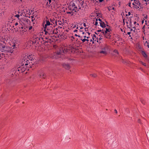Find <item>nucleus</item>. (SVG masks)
<instances>
[{"label": "nucleus", "instance_id": "58836bf2", "mask_svg": "<svg viewBox=\"0 0 149 149\" xmlns=\"http://www.w3.org/2000/svg\"><path fill=\"white\" fill-rule=\"evenodd\" d=\"M131 3L130 2L128 4V6L130 7H131Z\"/></svg>", "mask_w": 149, "mask_h": 149}, {"label": "nucleus", "instance_id": "473e14b6", "mask_svg": "<svg viewBox=\"0 0 149 149\" xmlns=\"http://www.w3.org/2000/svg\"><path fill=\"white\" fill-rule=\"evenodd\" d=\"M147 136V138H148V136H149V132H147V133L146 134Z\"/></svg>", "mask_w": 149, "mask_h": 149}, {"label": "nucleus", "instance_id": "72a5a7b5", "mask_svg": "<svg viewBox=\"0 0 149 149\" xmlns=\"http://www.w3.org/2000/svg\"><path fill=\"white\" fill-rule=\"evenodd\" d=\"M25 20L27 22H28L30 21V20L29 19H26Z\"/></svg>", "mask_w": 149, "mask_h": 149}, {"label": "nucleus", "instance_id": "49530a36", "mask_svg": "<svg viewBox=\"0 0 149 149\" xmlns=\"http://www.w3.org/2000/svg\"><path fill=\"white\" fill-rule=\"evenodd\" d=\"M84 27H86V24L85 23H84Z\"/></svg>", "mask_w": 149, "mask_h": 149}, {"label": "nucleus", "instance_id": "f704fd0d", "mask_svg": "<svg viewBox=\"0 0 149 149\" xmlns=\"http://www.w3.org/2000/svg\"><path fill=\"white\" fill-rule=\"evenodd\" d=\"M103 31V29L102 30H98L97 31L98 32H101V31Z\"/></svg>", "mask_w": 149, "mask_h": 149}, {"label": "nucleus", "instance_id": "5701e85b", "mask_svg": "<svg viewBox=\"0 0 149 149\" xmlns=\"http://www.w3.org/2000/svg\"><path fill=\"white\" fill-rule=\"evenodd\" d=\"M19 16H20V15L19 14L16 15H15V17H16L17 18H18V19H19Z\"/></svg>", "mask_w": 149, "mask_h": 149}, {"label": "nucleus", "instance_id": "c9c22d12", "mask_svg": "<svg viewBox=\"0 0 149 149\" xmlns=\"http://www.w3.org/2000/svg\"><path fill=\"white\" fill-rule=\"evenodd\" d=\"M138 47H139V49H141V46L139 45Z\"/></svg>", "mask_w": 149, "mask_h": 149}, {"label": "nucleus", "instance_id": "8fccbe9b", "mask_svg": "<svg viewBox=\"0 0 149 149\" xmlns=\"http://www.w3.org/2000/svg\"><path fill=\"white\" fill-rule=\"evenodd\" d=\"M98 20L100 22H102V20H101V19H100V18H99V19H98Z\"/></svg>", "mask_w": 149, "mask_h": 149}, {"label": "nucleus", "instance_id": "dca6fc26", "mask_svg": "<svg viewBox=\"0 0 149 149\" xmlns=\"http://www.w3.org/2000/svg\"><path fill=\"white\" fill-rule=\"evenodd\" d=\"M57 30L58 29L57 28L54 29L53 31L54 32V33L55 34H56L58 33Z\"/></svg>", "mask_w": 149, "mask_h": 149}, {"label": "nucleus", "instance_id": "c03bdc74", "mask_svg": "<svg viewBox=\"0 0 149 149\" xmlns=\"http://www.w3.org/2000/svg\"><path fill=\"white\" fill-rule=\"evenodd\" d=\"M74 12H72V13H70V14H71V16H73V14H74Z\"/></svg>", "mask_w": 149, "mask_h": 149}, {"label": "nucleus", "instance_id": "ddd939ff", "mask_svg": "<svg viewBox=\"0 0 149 149\" xmlns=\"http://www.w3.org/2000/svg\"><path fill=\"white\" fill-rule=\"evenodd\" d=\"M134 3L137 4L138 6H140L141 5L139 1H138L137 0H134Z\"/></svg>", "mask_w": 149, "mask_h": 149}, {"label": "nucleus", "instance_id": "393cba45", "mask_svg": "<svg viewBox=\"0 0 149 149\" xmlns=\"http://www.w3.org/2000/svg\"><path fill=\"white\" fill-rule=\"evenodd\" d=\"M140 62L141 64H142L143 65H144V66H146V64L145 63H143L141 61H140Z\"/></svg>", "mask_w": 149, "mask_h": 149}, {"label": "nucleus", "instance_id": "680f3d73", "mask_svg": "<svg viewBox=\"0 0 149 149\" xmlns=\"http://www.w3.org/2000/svg\"><path fill=\"white\" fill-rule=\"evenodd\" d=\"M15 44H14V45H13V48H14V47H15Z\"/></svg>", "mask_w": 149, "mask_h": 149}, {"label": "nucleus", "instance_id": "e433bc0d", "mask_svg": "<svg viewBox=\"0 0 149 149\" xmlns=\"http://www.w3.org/2000/svg\"><path fill=\"white\" fill-rule=\"evenodd\" d=\"M122 62L123 63H125V61H124L123 59H122Z\"/></svg>", "mask_w": 149, "mask_h": 149}, {"label": "nucleus", "instance_id": "a211bd4d", "mask_svg": "<svg viewBox=\"0 0 149 149\" xmlns=\"http://www.w3.org/2000/svg\"><path fill=\"white\" fill-rule=\"evenodd\" d=\"M80 40H81L83 42H85L86 41L87 42H88L89 41V40L88 39H86L85 38H84L83 39H81Z\"/></svg>", "mask_w": 149, "mask_h": 149}, {"label": "nucleus", "instance_id": "bb28decb", "mask_svg": "<svg viewBox=\"0 0 149 149\" xmlns=\"http://www.w3.org/2000/svg\"><path fill=\"white\" fill-rule=\"evenodd\" d=\"M97 20H98V19H96V22H95V25L96 26L98 24V22H97Z\"/></svg>", "mask_w": 149, "mask_h": 149}, {"label": "nucleus", "instance_id": "39448f33", "mask_svg": "<svg viewBox=\"0 0 149 149\" xmlns=\"http://www.w3.org/2000/svg\"><path fill=\"white\" fill-rule=\"evenodd\" d=\"M62 66L64 68L67 70H69L70 66V64L67 63H64L62 64Z\"/></svg>", "mask_w": 149, "mask_h": 149}, {"label": "nucleus", "instance_id": "6e6552de", "mask_svg": "<svg viewBox=\"0 0 149 149\" xmlns=\"http://www.w3.org/2000/svg\"><path fill=\"white\" fill-rule=\"evenodd\" d=\"M26 58V60H27V61H25V63H24V65H23V66L25 67V68H26V67H27V66H26L25 67V66H26V65H28V63L27 62V61H29L28 60V57L27 56H25L24 57L22 60V61H23V59H24V58ZM23 61H24V60H23Z\"/></svg>", "mask_w": 149, "mask_h": 149}, {"label": "nucleus", "instance_id": "4be33fe9", "mask_svg": "<svg viewBox=\"0 0 149 149\" xmlns=\"http://www.w3.org/2000/svg\"><path fill=\"white\" fill-rule=\"evenodd\" d=\"M44 31L45 32V34H48V33H47V29H44Z\"/></svg>", "mask_w": 149, "mask_h": 149}, {"label": "nucleus", "instance_id": "6e6d98bb", "mask_svg": "<svg viewBox=\"0 0 149 149\" xmlns=\"http://www.w3.org/2000/svg\"><path fill=\"white\" fill-rule=\"evenodd\" d=\"M141 102L142 103H143V104H144V103H143V100H142V99H141Z\"/></svg>", "mask_w": 149, "mask_h": 149}, {"label": "nucleus", "instance_id": "69168bd1", "mask_svg": "<svg viewBox=\"0 0 149 149\" xmlns=\"http://www.w3.org/2000/svg\"><path fill=\"white\" fill-rule=\"evenodd\" d=\"M85 31H87V29H87V28H85Z\"/></svg>", "mask_w": 149, "mask_h": 149}, {"label": "nucleus", "instance_id": "4d7b16f0", "mask_svg": "<svg viewBox=\"0 0 149 149\" xmlns=\"http://www.w3.org/2000/svg\"><path fill=\"white\" fill-rule=\"evenodd\" d=\"M78 31V30H75L74 31V32H77Z\"/></svg>", "mask_w": 149, "mask_h": 149}, {"label": "nucleus", "instance_id": "a878e982", "mask_svg": "<svg viewBox=\"0 0 149 149\" xmlns=\"http://www.w3.org/2000/svg\"><path fill=\"white\" fill-rule=\"evenodd\" d=\"M47 26L48 25H47L46 24H45L44 26V29H47V28H49L48 27H47Z\"/></svg>", "mask_w": 149, "mask_h": 149}, {"label": "nucleus", "instance_id": "79ce46f5", "mask_svg": "<svg viewBox=\"0 0 149 149\" xmlns=\"http://www.w3.org/2000/svg\"><path fill=\"white\" fill-rule=\"evenodd\" d=\"M131 15V13L130 12H129L128 13V15Z\"/></svg>", "mask_w": 149, "mask_h": 149}, {"label": "nucleus", "instance_id": "a18cd8bd", "mask_svg": "<svg viewBox=\"0 0 149 149\" xmlns=\"http://www.w3.org/2000/svg\"><path fill=\"white\" fill-rule=\"evenodd\" d=\"M114 111L116 113H117V111L116 109L114 110Z\"/></svg>", "mask_w": 149, "mask_h": 149}, {"label": "nucleus", "instance_id": "f03ea898", "mask_svg": "<svg viewBox=\"0 0 149 149\" xmlns=\"http://www.w3.org/2000/svg\"><path fill=\"white\" fill-rule=\"evenodd\" d=\"M0 50L3 52L7 53L8 52L12 53L13 51V49L12 47L7 46H5L0 42Z\"/></svg>", "mask_w": 149, "mask_h": 149}, {"label": "nucleus", "instance_id": "0e129e2a", "mask_svg": "<svg viewBox=\"0 0 149 149\" xmlns=\"http://www.w3.org/2000/svg\"><path fill=\"white\" fill-rule=\"evenodd\" d=\"M138 122L139 123H140V119L138 120Z\"/></svg>", "mask_w": 149, "mask_h": 149}, {"label": "nucleus", "instance_id": "4468645a", "mask_svg": "<svg viewBox=\"0 0 149 149\" xmlns=\"http://www.w3.org/2000/svg\"><path fill=\"white\" fill-rule=\"evenodd\" d=\"M92 39L93 40L96 41L97 38H96V35L95 34H93V37H92Z\"/></svg>", "mask_w": 149, "mask_h": 149}, {"label": "nucleus", "instance_id": "de8ad7c7", "mask_svg": "<svg viewBox=\"0 0 149 149\" xmlns=\"http://www.w3.org/2000/svg\"><path fill=\"white\" fill-rule=\"evenodd\" d=\"M83 3H84V1H82L81 2V5L82 6L83 4Z\"/></svg>", "mask_w": 149, "mask_h": 149}, {"label": "nucleus", "instance_id": "9b49d317", "mask_svg": "<svg viewBox=\"0 0 149 149\" xmlns=\"http://www.w3.org/2000/svg\"><path fill=\"white\" fill-rule=\"evenodd\" d=\"M68 9L72 12H77L78 11V10H75L74 8H71L70 7V8H68Z\"/></svg>", "mask_w": 149, "mask_h": 149}, {"label": "nucleus", "instance_id": "a19ab883", "mask_svg": "<svg viewBox=\"0 0 149 149\" xmlns=\"http://www.w3.org/2000/svg\"><path fill=\"white\" fill-rule=\"evenodd\" d=\"M32 28V26H30L29 28V30H31Z\"/></svg>", "mask_w": 149, "mask_h": 149}, {"label": "nucleus", "instance_id": "1a4fd4ad", "mask_svg": "<svg viewBox=\"0 0 149 149\" xmlns=\"http://www.w3.org/2000/svg\"><path fill=\"white\" fill-rule=\"evenodd\" d=\"M39 75L40 77H42L43 78H45V74L43 72H40Z\"/></svg>", "mask_w": 149, "mask_h": 149}, {"label": "nucleus", "instance_id": "423d86ee", "mask_svg": "<svg viewBox=\"0 0 149 149\" xmlns=\"http://www.w3.org/2000/svg\"><path fill=\"white\" fill-rule=\"evenodd\" d=\"M61 50H60L59 51L57 52L56 53L54 54V55H56L55 56V57L56 58H58L60 57L61 56Z\"/></svg>", "mask_w": 149, "mask_h": 149}, {"label": "nucleus", "instance_id": "7c9ffc66", "mask_svg": "<svg viewBox=\"0 0 149 149\" xmlns=\"http://www.w3.org/2000/svg\"><path fill=\"white\" fill-rule=\"evenodd\" d=\"M74 8L76 10H77V6H76V5H75V7Z\"/></svg>", "mask_w": 149, "mask_h": 149}, {"label": "nucleus", "instance_id": "338daca9", "mask_svg": "<svg viewBox=\"0 0 149 149\" xmlns=\"http://www.w3.org/2000/svg\"><path fill=\"white\" fill-rule=\"evenodd\" d=\"M62 24H63V23H59V24L60 25H61Z\"/></svg>", "mask_w": 149, "mask_h": 149}, {"label": "nucleus", "instance_id": "2eb2a0df", "mask_svg": "<svg viewBox=\"0 0 149 149\" xmlns=\"http://www.w3.org/2000/svg\"><path fill=\"white\" fill-rule=\"evenodd\" d=\"M142 54L144 57L146 58L147 57V55L146 54L144 51H142Z\"/></svg>", "mask_w": 149, "mask_h": 149}, {"label": "nucleus", "instance_id": "3c124183", "mask_svg": "<svg viewBox=\"0 0 149 149\" xmlns=\"http://www.w3.org/2000/svg\"><path fill=\"white\" fill-rule=\"evenodd\" d=\"M104 32L105 33V34H106L107 33H108V32L107 31H106V30L105 31V32Z\"/></svg>", "mask_w": 149, "mask_h": 149}, {"label": "nucleus", "instance_id": "cd10ccee", "mask_svg": "<svg viewBox=\"0 0 149 149\" xmlns=\"http://www.w3.org/2000/svg\"><path fill=\"white\" fill-rule=\"evenodd\" d=\"M134 7L136 9H138V8H139V6H137L136 5L134 6Z\"/></svg>", "mask_w": 149, "mask_h": 149}, {"label": "nucleus", "instance_id": "6ab92c4d", "mask_svg": "<svg viewBox=\"0 0 149 149\" xmlns=\"http://www.w3.org/2000/svg\"><path fill=\"white\" fill-rule=\"evenodd\" d=\"M46 24H47V25H48V26H49L51 24L49 21L47 20L46 21Z\"/></svg>", "mask_w": 149, "mask_h": 149}, {"label": "nucleus", "instance_id": "20e7f679", "mask_svg": "<svg viewBox=\"0 0 149 149\" xmlns=\"http://www.w3.org/2000/svg\"><path fill=\"white\" fill-rule=\"evenodd\" d=\"M53 29L52 27H50L48 28H47V33L49 34H54Z\"/></svg>", "mask_w": 149, "mask_h": 149}, {"label": "nucleus", "instance_id": "603ef678", "mask_svg": "<svg viewBox=\"0 0 149 149\" xmlns=\"http://www.w3.org/2000/svg\"><path fill=\"white\" fill-rule=\"evenodd\" d=\"M130 33H131V32H128L127 33V34L129 35H130Z\"/></svg>", "mask_w": 149, "mask_h": 149}, {"label": "nucleus", "instance_id": "ea45409f", "mask_svg": "<svg viewBox=\"0 0 149 149\" xmlns=\"http://www.w3.org/2000/svg\"><path fill=\"white\" fill-rule=\"evenodd\" d=\"M18 24V22H16L15 24V26H17Z\"/></svg>", "mask_w": 149, "mask_h": 149}, {"label": "nucleus", "instance_id": "9d476101", "mask_svg": "<svg viewBox=\"0 0 149 149\" xmlns=\"http://www.w3.org/2000/svg\"><path fill=\"white\" fill-rule=\"evenodd\" d=\"M100 26L102 28H104L106 27V25L104 22H101L100 23Z\"/></svg>", "mask_w": 149, "mask_h": 149}, {"label": "nucleus", "instance_id": "2f4dec72", "mask_svg": "<svg viewBox=\"0 0 149 149\" xmlns=\"http://www.w3.org/2000/svg\"><path fill=\"white\" fill-rule=\"evenodd\" d=\"M101 32V33L102 34V35L104 36V35H105V33H104V31L103 30V31Z\"/></svg>", "mask_w": 149, "mask_h": 149}, {"label": "nucleus", "instance_id": "aec40b11", "mask_svg": "<svg viewBox=\"0 0 149 149\" xmlns=\"http://www.w3.org/2000/svg\"><path fill=\"white\" fill-rule=\"evenodd\" d=\"M4 12H0V17H2L4 15Z\"/></svg>", "mask_w": 149, "mask_h": 149}, {"label": "nucleus", "instance_id": "b1692460", "mask_svg": "<svg viewBox=\"0 0 149 149\" xmlns=\"http://www.w3.org/2000/svg\"><path fill=\"white\" fill-rule=\"evenodd\" d=\"M102 39V38L101 37H100L99 38H98V37H97V40H96V41H97V42H98V39L100 40H101V39Z\"/></svg>", "mask_w": 149, "mask_h": 149}, {"label": "nucleus", "instance_id": "412c9836", "mask_svg": "<svg viewBox=\"0 0 149 149\" xmlns=\"http://www.w3.org/2000/svg\"><path fill=\"white\" fill-rule=\"evenodd\" d=\"M113 53H115V54H118V51L117 50H114L113 51Z\"/></svg>", "mask_w": 149, "mask_h": 149}, {"label": "nucleus", "instance_id": "c756f323", "mask_svg": "<svg viewBox=\"0 0 149 149\" xmlns=\"http://www.w3.org/2000/svg\"><path fill=\"white\" fill-rule=\"evenodd\" d=\"M72 13V11H71L70 12L67 11L66 12V13L67 14Z\"/></svg>", "mask_w": 149, "mask_h": 149}, {"label": "nucleus", "instance_id": "7ed1b4c3", "mask_svg": "<svg viewBox=\"0 0 149 149\" xmlns=\"http://www.w3.org/2000/svg\"><path fill=\"white\" fill-rule=\"evenodd\" d=\"M99 49L100 53L104 55L107 54L109 50V46L105 43L102 44L100 45Z\"/></svg>", "mask_w": 149, "mask_h": 149}, {"label": "nucleus", "instance_id": "5fc2aeb1", "mask_svg": "<svg viewBox=\"0 0 149 149\" xmlns=\"http://www.w3.org/2000/svg\"><path fill=\"white\" fill-rule=\"evenodd\" d=\"M127 28H129V29H131V28H130V27L129 26V25H127Z\"/></svg>", "mask_w": 149, "mask_h": 149}, {"label": "nucleus", "instance_id": "09e8293b", "mask_svg": "<svg viewBox=\"0 0 149 149\" xmlns=\"http://www.w3.org/2000/svg\"><path fill=\"white\" fill-rule=\"evenodd\" d=\"M48 1L49 3V4H50L52 1V0H48Z\"/></svg>", "mask_w": 149, "mask_h": 149}, {"label": "nucleus", "instance_id": "e2e57ef3", "mask_svg": "<svg viewBox=\"0 0 149 149\" xmlns=\"http://www.w3.org/2000/svg\"><path fill=\"white\" fill-rule=\"evenodd\" d=\"M34 20H35V19H32L31 21L33 22L34 21Z\"/></svg>", "mask_w": 149, "mask_h": 149}, {"label": "nucleus", "instance_id": "f257e3e1", "mask_svg": "<svg viewBox=\"0 0 149 149\" xmlns=\"http://www.w3.org/2000/svg\"><path fill=\"white\" fill-rule=\"evenodd\" d=\"M23 60L24 61V63L25 61H27V60L26 59V58L23 59L22 60ZM24 61H22V62L20 63V66H19L17 68H13L11 72L12 73L11 75L12 77L13 76H14V74H18L21 72L22 73L24 72L26 68L23 66L24 64Z\"/></svg>", "mask_w": 149, "mask_h": 149}, {"label": "nucleus", "instance_id": "864d4df0", "mask_svg": "<svg viewBox=\"0 0 149 149\" xmlns=\"http://www.w3.org/2000/svg\"><path fill=\"white\" fill-rule=\"evenodd\" d=\"M130 24H132V22L131 20H130Z\"/></svg>", "mask_w": 149, "mask_h": 149}, {"label": "nucleus", "instance_id": "bf43d9fd", "mask_svg": "<svg viewBox=\"0 0 149 149\" xmlns=\"http://www.w3.org/2000/svg\"><path fill=\"white\" fill-rule=\"evenodd\" d=\"M13 15H12V16H11V18L12 19H13Z\"/></svg>", "mask_w": 149, "mask_h": 149}, {"label": "nucleus", "instance_id": "4c0bfd02", "mask_svg": "<svg viewBox=\"0 0 149 149\" xmlns=\"http://www.w3.org/2000/svg\"><path fill=\"white\" fill-rule=\"evenodd\" d=\"M111 7H109L108 8V10H109V11H110L111 10Z\"/></svg>", "mask_w": 149, "mask_h": 149}, {"label": "nucleus", "instance_id": "774afa93", "mask_svg": "<svg viewBox=\"0 0 149 149\" xmlns=\"http://www.w3.org/2000/svg\"><path fill=\"white\" fill-rule=\"evenodd\" d=\"M132 5H134V6L136 5L135 4H134V3H132Z\"/></svg>", "mask_w": 149, "mask_h": 149}, {"label": "nucleus", "instance_id": "0eeeda50", "mask_svg": "<svg viewBox=\"0 0 149 149\" xmlns=\"http://www.w3.org/2000/svg\"><path fill=\"white\" fill-rule=\"evenodd\" d=\"M75 5V3L73 1H71L70 3L68 6V8H70V7L71 8H74Z\"/></svg>", "mask_w": 149, "mask_h": 149}, {"label": "nucleus", "instance_id": "052dcab7", "mask_svg": "<svg viewBox=\"0 0 149 149\" xmlns=\"http://www.w3.org/2000/svg\"><path fill=\"white\" fill-rule=\"evenodd\" d=\"M51 22H53V19H50Z\"/></svg>", "mask_w": 149, "mask_h": 149}, {"label": "nucleus", "instance_id": "f3484780", "mask_svg": "<svg viewBox=\"0 0 149 149\" xmlns=\"http://www.w3.org/2000/svg\"><path fill=\"white\" fill-rule=\"evenodd\" d=\"M90 75L93 77H97V75L96 74L93 73L90 74Z\"/></svg>", "mask_w": 149, "mask_h": 149}, {"label": "nucleus", "instance_id": "13d9d810", "mask_svg": "<svg viewBox=\"0 0 149 149\" xmlns=\"http://www.w3.org/2000/svg\"><path fill=\"white\" fill-rule=\"evenodd\" d=\"M76 2H78L79 3V0H76Z\"/></svg>", "mask_w": 149, "mask_h": 149}, {"label": "nucleus", "instance_id": "c85d7f7f", "mask_svg": "<svg viewBox=\"0 0 149 149\" xmlns=\"http://www.w3.org/2000/svg\"><path fill=\"white\" fill-rule=\"evenodd\" d=\"M106 31H107L109 33L110 32V30H109V29L106 28Z\"/></svg>", "mask_w": 149, "mask_h": 149}, {"label": "nucleus", "instance_id": "37998d69", "mask_svg": "<svg viewBox=\"0 0 149 149\" xmlns=\"http://www.w3.org/2000/svg\"><path fill=\"white\" fill-rule=\"evenodd\" d=\"M104 0H99V1L100 2H102Z\"/></svg>", "mask_w": 149, "mask_h": 149}, {"label": "nucleus", "instance_id": "f8f14e48", "mask_svg": "<svg viewBox=\"0 0 149 149\" xmlns=\"http://www.w3.org/2000/svg\"><path fill=\"white\" fill-rule=\"evenodd\" d=\"M104 36L107 38H109L110 37V33H108L106 34H105Z\"/></svg>", "mask_w": 149, "mask_h": 149}]
</instances>
